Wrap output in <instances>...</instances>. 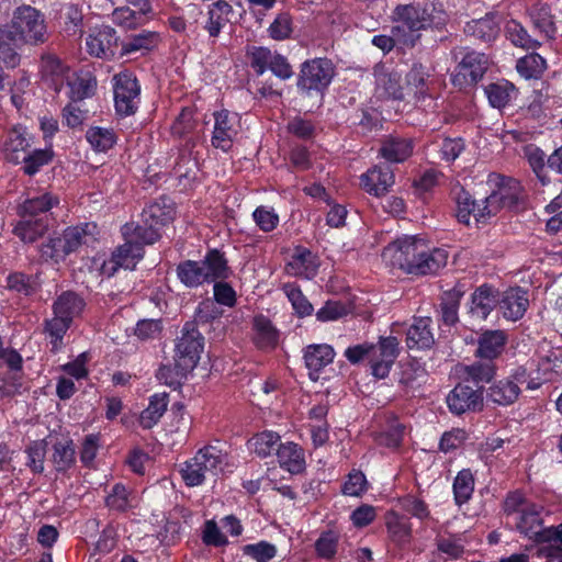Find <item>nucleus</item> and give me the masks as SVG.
I'll return each instance as SVG.
<instances>
[{
  "label": "nucleus",
  "mask_w": 562,
  "mask_h": 562,
  "mask_svg": "<svg viewBox=\"0 0 562 562\" xmlns=\"http://www.w3.org/2000/svg\"><path fill=\"white\" fill-rule=\"evenodd\" d=\"M382 257L394 268L416 276L437 273L447 265L448 251L431 248L418 236H404L389 244Z\"/></svg>",
  "instance_id": "1"
},
{
  "label": "nucleus",
  "mask_w": 562,
  "mask_h": 562,
  "mask_svg": "<svg viewBox=\"0 0 562 562\" xmlns=\"http://www.w3.org/2000/svg\"><path fill=\"white\" fill-rule=\"evenodd\" d=\"M226 463L227 453L216 446L209 445L182 464L180 474L187 486H199L207 475L216 476Z\"/></svg>",
  "instance_id": "2"
},
{
  "label": "nucleus",
  "mask_w": 562,
  "mask_h": 562,
  "mask_svg": "<svg viewBox=\"0 0 562 562\" xmlns=\"http://www.w3.org/2000/svg\"><path fill=\"white\" fill-rule=\"evenodd\" d=\"M8 30L21 44L37 45L46 42L47 26L44 15L31 5H22L14 10L10 24L1 26Z\"/></svg>",
  "instance_id": "3"
},
{
  "label": "nucleus",
  "mask_w": 562,
  "mask_h": 562,
  "mask_svg": "<svg viewBox=\"0 0 562 562\" xmlns=\"http://www.w3.org/2000/svg\"><path fill=\"white\" fill-rule=\"evenodd\" d=\"M487 182L494 188L491 194L483 200V210H487V214L494 216L503 207L515 209L524 202L525 191L517 179L491 173Z\"/></svg>",
  "instance_id": "4"
},
{
  "label": "nucleus",
  "mask_w": 562,
  "mask_h": 562,
  "mask_svg": "<svg viewBox=\"0 0 562 562\" xmlns=\"http://www.w3.org/2000/svg\"><path fill=\"white\" fill-rule=\"evenodd\" d=\"M453 55L461 58L454 68L451 81L459 90H468L476 86L488 68L485 54L467 48H456Z\"/></svg>",
  "instance_id": "5"
},
{
  "label": "nucleus",
  "mask_w": 562,
  "mask_h": 562,
  "mask_svg": "<svg viewBox=\"0 0 562 562\" xmlns=\"http://www.w3.org/2000/svg\"><path fill=\"white\" fill-rule=\"evenodd\" d=\"M336 75L334 63L328 58L305 60L300 67L296 87L305 94L311 91L323 93Z\"/></svg>",
  "instance_id": "6"
},
{
  "label": "nucleus",
  "mask_w": 562,
  "mask_h": 562,
  "mask_svg": "<svg viewBox=\"0 0 562 562\" xmlns=\"http://www.w3.org/2000/svg\"><path fill=\"white\" fill-rule=\"evenodd\" d=\"M114 108L120 116L136 113L140 102V85L130 70H123L113 76Z\"/></svg>",
  "instance_id": "7"
},
{
  "label": "nucleus",
  "mask_w": 562,
  "mask_h": 562,
  "mask_svg": "<svg viewBox=\"0 0 562 562\" xmlns=\"http://www.w3.org/2000/svg\"><path fill=\"white\" fill-rule=\"evenodd\" d=\"M203 347L204 338L198 330L196 323L187 322L176 342L175 361H179L183 370L192 371L200 361Z\"/></svg>",
  "instance_id": "8"
},
{
  "label": "nucleus",
  "mask_w": 562,
  "mask_h": 562,
  "mask_svg": "<svg viewBox=\"0 0 562 562\" xmlns=\"http://www.w3.org/2000/svg\"><path fill=\"white\" fill-rule=\"evenodd\" d=\"M374 92L379 99L404 100L405 88L402 71L392 63H379L373 67Z\"/></svg>",
  "instance_id": "9"
},
{
  "label": "nucleus",
  "mask_w": 562,
  "mask_h": 562,
  "mask_svg": "<svg viewBox=\"0 0 562 562\" xmlns=\"http://www.w3.org/2000/svg\"><path fill=\"white\" fill-rule=\"evenodd\" d=\"M212 147L228 153L240 132V117L226 109L213 113Z\"/></svg>",
  "instance_id": "10"
},
{
  "label": "nucleus",
  "mask_w": 562,
  "mask_h": 562,
  "mask_svg": "<svg viewBox=\"0 0 562 562\" xmlns=\"http://www.w3.org/2000/svg\"><path fill=\"white\" fill-rule=\"evenodd\" d=\"M369 364L371 373L376 379L389 375L400 355V341L394 336L380 337L378 344H371Z\"/></svg>",
  "instance_id": "11"
},
{
  "label": "nucleus",
  "mask_w": 562,
  "mask_h": 562,
  "mask_svg": "<svg viewBox=\"0 0 562 562\" xmlns=\"http://www.w3.org/2000/svg\"><path fill=\"white\" fill-rule=\"evenodd\" d=\"M393 18L397 25L392 27V33L398 37L400 43H413L414 33L424 30L420 3L398 4L393 11Z\"/></svg>",
  "instance_id": "12"
},
{
  "label": "nucleus",
  "mask_w": 562,
  "mask_h": 562,
  "mask_svg": "<svg viewBox=\"0 0 562 562\" xmlns=\"http://www.w3.org/2000/svg\"><path fill=\"white\" fill-rule=\"evenodd\" d=\"M527 382V370L522 367L515 369L512 374L502 379L488 389V398L498 405L507 406L515 403L521 392L520 385Z\"/></svg>",
  "instance_id": "13"
},
{
  "label": "nucleus",
  "mask_w": 562,
  "mask_h": 562,
  "mask_svg": "<svg viewBox=\"0 0 562 562\" xmlns=\"http://www.w3.org/2000/svg\"><path fill=\"white\" fill-rule=\"evenodd\" d=\"M116 46V32L111 26L93 29L86 40L87 52L98 58L110 59L114 57Z\"/></svg>",
  "instance_id": "14"
},
{
  "label": "nucleus",
  "mask_w": 562,
  "mask_h": 562,
  "mask_svg": "<svg viewBox=\"0 0 562 562\" xmlns=\"http://www.w3.org/2000/svg\"><path fill=\"white\" fill-rule=\"evenodd\" d=\"M451 413L461 415L465 412L480 411L483 406L482 392L471 386L458 384L447 396Z\"/></svg>",
  "instance_id": "15"
},
{
  "label": "nucleus",
  "mask_w": 562,
  "mask_h": 562,
  "mask_svg": "<svg viewBox=\"0 0 562 562\" xmlns=\"http://www.w3.org/2000/svg\"><path fill=\"white\" fill-rule=\"evenodd\" d=\"M319 268L317 255L305 247H296L285 265V272L292 277L313 279Z\"/></svg>",
  "instance_id": "16"
},
{
  "label": "nucleus",
  "mask_w": 562,
  "mask_h": 562,
  "mask_svg": "<svg viewBox=\"0 0 562 562\" xmlns=\"http://www.w3.org/2000/svg\"><path fill=\"white\" fill-rule=\"evenodd\" d=\"M361 187L370 194L382 196L394 184L395 178L389 165H378L369 169L360 178Z\"/></svg>",
  "instance_id": "17"
},
{
  "label": "nucleus",
  "mask_w": 562,
  "mask_h": 562,
  "mask_svg": "<svg viewBox=\"0 0 562 562\" xmlns=\"http://www.w3.org/2000/svg\"><path fill=\"white\" fill-rule=\"evenodd\" d=\"M336 352L330 345L312 344L304 348V362L308 370V375L313 381H317L319 372L334 361Z\"/></svg>",
  "instance_id": "18"
},
{
  "label": "nucleus",
  "mask_w": 562,
  "mask_h": 562,
  "mask_svg": "<svg viewBox=\"0 0 562 562\" xmlns=\"http://www.w3.org/2000/svg\"><path fill=\"white\" fill-rule=\"evenodd\" d=\"M143 257L144 249L142 247L133 244L131 240H125V243L117 247L112 254L110 261L103 265V271L111 276L119 268L133 270Z\"/></svg>",
  "instance_id": "19"
},
{
  "label": "nucleus",
  "mask_w": 562,
  "mask_h": 562,
  "mask_svg": "<svg viewBox=\"0 0 562 562\" xmlns=\"http://www.w3.org/2000/svg\"><path fill=\"white\" fill-rule=\"evenodd\" d=\"M529 305L528 292L519 286L510 288L498 296V306L506 319H520Z\"/></svg>",
  "instance_id": "20"
},
{
  "label": "nucleus",
  "mask_w": 562,
  "mask_h": 562,
  "mask_svg": "<svg viewBox=\"0 0 562 562\" xmlns=\"http://www.w3.org/2000/svg\"><path fill=\"white\" fill-rule=\"evenodd\" d=\"M429 78L427 67L420 63L413 64L405 77V98L412 97L416 103L425 101L429 97Z\"/></svg>",
  "instance_id": "21"
},
{
  "label": "nucleus",
  "mask_w": 562,
  "mask_h": 562,
  "mask_svg": "<svg viewBox=\"0 0 562 562\" xmlns=\"http://www.w3.org/2000/svg\"><path fill=\"white\" fill-rule=\"evenodd\" d=\"M143 222L159 231L173 222L176 217L175 203L166 196H161L143 210Z\"/></svg>",
  "instance_id": "22"
},
{
  "label": "nucleus",
  "mask_w": 562,
  "mask_h": 562,
  "mask_svg": "<svg viewBox=\"0 0 562 562\" xmlns=\"http://www.w3.org/2000/svg\"><path fill=\"white\" fill-rule=\"evenodd\" d=\"M463 32L469 37L490 43L495 41L499 34V22L495 14L487 13L481 19L467 22Z\"/></svg>",
  "instance_id": "23"
},
{
  "label": "nucleus",
  "mask_w": 562,
  "mask_h": 562,
  "mask_svg": "<svg viewBox=\"0 0 562 562\" xmlns=\"http://www.w3.org/2000/svg\"><path fill=\"white\" fill-rule=\"evenodd\" d=\"M498 305V291L483 284L471 295L470 314L477 319H485Z\"/></svg>",
  "instance_id": "24"
},
{
  "label": "nucleus",
  "mask_w": 562,
  "mask_h": 562,
  "mask_svg": "<svg viewBox=\"0 0 562 562\" xmlns=\"http://www.w3.org/2000/svg\"><path fill=\"white\" fill-rule=\"evenodd\" d=\"M506 342L507 335L505 331L499 329L485 330L477 339L475 355L481 359L493 361L503 353Z\"/></svg>",
  "instance_id": "25"
},
{
  "label": "nucleus",
  "mask_w": 562,
  "mask_h": 562,
  "mask_svg": "<svg viewBox=\"0 0 562 562\" xmlns=\"http://www.w3.org/2000/svg\"><path fill=\"white\" fill-rule=\"evenodd\" d=\"M59 203V199L49 193L45 192L40 195L25 199L18 209V214L21 218H36L44 217L48 222L47 212Z\"/></svg>",
  "instance_id": "26"
},
{
  "label": "nucleus",
  "mask_w": 562,
  "mask_h": 562,
  "mask_svg": "<svg viewBox=\"0 0 562 562\" xmlns=\"http://www.w3.org/2000/svg\"><path fill=\"white\" fill-rule=\"evenodd\" d=\"M276 456L279 465L291 474H300L306 468L304 450L295 442H281Z\"/></svg>",
  "instance_id": "27"
},
{
  "label": "nucleus",
  "mask_w": 562,
  "mask_h": 562,
  "mask_svg": "<svg viewBox=\"0 0 562 562\" xmlns=\"http://www.w3.org/2000/svg\"><path fill=\"white\" fill-rule=\"evenodd\" d=\"M543 507L537 504L526 506L516 518V528L525 537L536 541L546 529L542 527L541 512Z\"/></svg>",
  "instance_id": "28"
},
{
  "label": "nucleus",
  "mask_w": 562,
  "mask_h": 562,
  "mask_svg": "<svg viewBox=\"0 0 562 562\" xmlns=\"http://www.w3.org/2000/svg\"><path fill=\"white\" fill-rule=\"evenodd\" d=\"M528 15L532 23L533 29L544 40H553L557 34V26L554 16L551 13V8L547 3L537 2L529 10Z\"/></svg>",
  "instance_id": "29"
},
{
  "label": "nucleus",
  "mask_w": 562,
  "mask_h": 562,
  "mask_svg": "<svg viewBox=\"0 0 562 562\" xmlns=\"http://www.w3.org/2000/svg\"><path fill=\"white\" fill-rule=\"evenodd\" d=\"M429 317L415 318L406 331V345L409 349H429L434 342Z\"/></svg>",
  "instance_id": "30"
},
{
  "label": "nucleus",
  "mask_w": 562,
  "mask_h": 562,
  "mask_svg": "<svg viewBox=\"0 0 562 562\" xmlns=\"http://www.w3.org/2000/svg\"><path fill=\"white\" fill-rule=\"evenodd\" d=\"M32 142L25 131L13 128L8 133L4 142L5 158L13 164H21L25 155L30 151Z\"/></svg>",
  "instance_id": "31"
},
{
  "label": "nucleus",
  "mask_w": 562,
  "mask_h": 562,
  "mask_svg": "<svg viewBox=\"0 0 562 562\" xmlns=\"http://www.w3.org/2000/svg\"><path fill=\"white\" fill-rule=\"evenodd\" d=\"M484 93L492 108L503 109L517 97L518 90L514 83L506 79L491 82L484 87Z\"/></svg>",
  "instance_id": "32"
},
{
  "label": "nucleus",
  "mask_w": 562,
  "mask_h": 562,
  "mask_svg": "<svg viewBox=\"0 0 562 562\" xmlns=\"http://www.w3.org/2000/svg\"><path fill=\"white\" fill-rule=\"evenodd\" d=\"M121 231L125 240H131L143 249L145 245H153L161 237L158 228L146 225L144 222L143 224L126 223Z\"/></svg>",
  "instance_id": "33"
},
{
  "label": "nucleus",
  "mask_w": 562,
  "mask_h": 562,
  "mask_svg": "<svg viewBox=\"0 0 562 562\" xmlns=\"http://www.w3.org/2000/svg\"><path fill=\"white\" fill-rule=\"evenodd\" d=\"M252 341L259 349L274 348L278 342V330L265 315H256L252 321Z\"/></svg>",
  "instance_id": "34"
},
{
  "label": "nucleus",
  "mask_w": 562,
  "mask_h": 562,
  "mask_svg": "<svg viewBox=\"0 0 562 562\" xmlns=\"http://www.w3.org/2000/svg\"><path fill=\"white\" fill-rule=\"evenodd\" d=\"M233 13V7L225 0H218L210 5L204 30L210 37H217L221 30L229 22L228 15Z\"/></svg>",
  "instance_id": "35"
},
{
  "label": "nucleus",
  "mask_w": 562,
  "mask_h": 562,
  "mask_svg": "<svg viewBox=\"0 0 562 562\" xmlns=\"http://www.w3.org/2000/svg\"><path fill=\"white\" fill-rule=\"evenodd\" d=\"M250 452L263 459L276 454L281 445V437L272 430H265L254 435L247 442Z\"/></svg>",
  "instance_id": "36"
},
{
  "label": "nucleus",
  "mask_w": 562,
  "mask_h": 562,
  "mask_svg": "<svg viewBox=\"0 0 562 562\" xmlns=\"http://www.w3.org/2000/svg\"><path fill=\"white\" fill-rule=\"evenodd\" d=\"M535 542L541 544L540 557L549 559L562 557V524L546 528Z\"/></svg>",
  "instance_id": "37"
},
{
  "label": "nucleus",
  "mask_w": 562,
  "mask_h": 562,
  "mask_svg": "<svg viewBox=\"0 0 562 562\" xmlns=\"http://www.w3.org/2000/svg\"><path fill=\"white\" fill-rule=\"evenodd\" d=\"M86 306L85 300L72 291L63 292L53 304V314L61 315L72 322Z\"/></svg>",
  "instance_id": "38"
},
{
  "label": "nucleus",
  "mask_w": 562,
  "mask_h": 562,
  "mask_svg": "<svg viewBox=\"0 0 562 562\" xmlns=\"http://www.w3.org/2000/svg\"><path fill=\"white\" fill-rule=\"evenodd\" d=\"M169 403L168 393H156L149 397L148 406L139 415V425L144 429H150L158 424L167 411Z\"/></svg>",
  "instance_id": "39"
},
{
  "label": "nucleus",
  "mask_w": 562,
  "mask_h": 562,
  "mask_svg": "<svg viewBox=\"0 0 562 562\" xmlns=\"http://www.w3.org/2000/svg\"><path fill=\"white\" fill-rule=\"evenodd\" d=\"M385 519L389 536L394 543L404 546L411 541L412 524L407 517L395 512H389Z\"/></svg>",
  "instance_id": "40"
},
{
  "label": "nucleus",
  "mask_w": 562,
  "mask_h": 562,
  "mask_svg": "<svg viewBox=\"0 0 562 562\" xmlns=\"http://www.w3.org/2000/svg\"><path fill=\"white\" fill-rule=\"evenodd\" d=\"M200 262L204 267V273L206 274L207 283L215 282L218 279H227L229 277V268L227 260L224 255L217 250L212 249L207 251L203 260Z\"/></svg>",
  "instance_id": "41"
},
{
  "label": "nucleus",
  "mask_w": 562,
  "mask_h": 562,
  "mask_svg": "<svg viewBox=\"0 0 562 562\" xmlns=\"http://www.w3.org/2000/svg\"><path fill=\"white\" fill-rule=\"evenodd\" d=\"M413 153V143L411 139L401 137H390L383 142L380 154L391 162H402Z\"/></svg>",
  "instance_id": "42"
},
{
  "label": "nucleus",
  "mask_w": 562,
  "mask_h": 562,
  "mask_svg": "<svg viewBox=\"0 0 562 562\" xmlns=\"http://www.w3.org/2000/svg\"><path fill=\"white\" fill-rule=\"evenodd\" d=\"M505 35L509 42L522 49H537L542 43L533 38L526 27L517 20H509L505 25Z\"/></svg>",
  "instance_id": "43"
},
{
  "label": "nucleus",
  "mask_w": 562,
  "mask_h": 562,
  "mask_svg": "<svg viewBox=\"0 0 562 562\" xmlns=\"http://www.w3.org/2000/svg\"><path fill=\"white\" fill-rule=\"evenodd\" d=\"M52 462L57 472H67L75 465L76 448L71 439H63L54 443Z\"/></svg>",
  "instance_id": "44"
},
{
  "label": "nucleus",
  "mask_w": 562,
  "mask_h": 562,
  "mask_svg": "<svg viewBox=\"0 0 562 562\" xmlns=\"http://www.w3.org/2000/svg\"><path fill=\"white\" fill-rule=\"evenodd\" d=\"M204 267L200 261L186 260L177 266V277L188 288H198L207 283Z\"/></svg>",
  "instance_id": "45"
},
{
  "label": "nucleus",
  "mask_w": 562,
  "mask_h": 562,
  "mask_svg": "<svg viewBox=\"0 0 562 562\" xmlns=\"http://www.w3.org/2000/svg\"><path fill=\"white\" fill-rule=\"evenodd\" d=\"M420 15L424 30L427 27L440 29L448 21V13L440 0H425L420 3Z\"/></svg>",
  "instance_id": "46"
},
{
  "label": "nucleus",
  "mask_w": 562,
  "mask_h": 562,
  "mask_svg": "<svg viewBox=\"0 0 562 562\" xmlns=\"http://www.w3.org/2000/svg\"><path fill=\"white\" fill-rule=\"evenodd\" d=\"M547 60L538 53H529L516 61L517 72L525 79H540L547 70Z\"/></svg>",
  "instance_id": "47"
},
{
  "label": "nucleus",
  "mask_w": 562,
  "mask_h": 562,
  "mask_svg": "<svg viewBox=\"0 0 562 562\" xmlns=\"http://www.w3.org/2000/svg\"><path fill=\"white\" fill-rule=\"evenodd\" d=\"M48 229V222L44 217L21 218L14 227V234L24 243H34Z\"/></svg>",
  "instance_id": "48"
},
{
  "label": "nucleus",
  "mask_w": 562,
  "mask_h": 562,
  "mask_svg": "<svg viewBox=\"0 0 562 562\" xmlns=\"http://www.w3.org/2000/svg\"><path fill=\"white\" fill-rule=\"evenodd\" d=\"M95 229L97 226L92 223H85L67 227L63 232V236L69 252L71 254L77 251L81 245L87 244L90 239H92Z\"/></svg>",
  "instance_id": "49"
},
{
  "label": "nucleus",
  "mask_w": 562,
  "mask_h": 562,
  "mask_svg": "<svg viewBox=\"0 0 562 562\" xmlns=\"http://www.w3.org/2000/svg\"><path fill=\"white\" fill-rule=\"evenodd\" d=\"M281 290L291 302V305L299 317H306L313 314V305L296 283H284Z\"/></svg>",
  "instance_id": "50"
},
{
  "label": "nucleus",
  "mask_w": 562,
  "mask_h": 562,
  "mask_svg": "<svg viewBox=\"0 0 562 562\" xmlns=\"http://www.w3.org/2000/svg\"><path fill=\"white\" fill-rule=\"evenodd\" d=\"M97 87L95 79L90 74L76 76L68 80V97L72 102L91 97Z\"/></svg>",
  "instance_id": "51"
},
{
  "label": "nucleus",
  "mask_w": 562,
  "mask_h": 562,
  "mask_svg": "<svg viewBox=\"0 0 562 562\" xmlns=\"http://www.w3.org/2000/svg\"><path fill=\"white\" fill-rule=\"evenodd\" d=\"M159 41L160 36L157 32L142 31L123 42L122 54H131L138 50H150L159 43Z\"/></svg>",
  "instance_id": "52"
},
{
  "label": "nucleus",
  "mask_w": 562,
  "mask_h": 562,
  "mask_svg": "<svg viewBox=\"0 0 562 562\" xmlns=\"http://www.w3.org/2000/svg\"><path fill=\"white\" fill-rule=\"evenodd\" d=\"M86 139L95 151H106L116 143V135L112 128L92 126L86 132Z\"/></svg>",
  "instance_id": "53"
},
{
  "label": "nucleus",
  "mask_w": 562,
  "mask_h": 562,
  "mask_svg": "<svg viewBox=\"0 0 562 562\" xmlns=\"http://www.w3.org/2000/svg\"><path fill=\"white\" fill-rule=\"evenodd\" d=\"M36 276L24 272H12L7 277V288L24 296H30L38 290Z\"/></svg>",
  "instance_id": "54"
},
{
  "label": "nucleus",
  "mask_w": 562,
  "mask_h": 562,
  "mask_svg": "<svg viewBox=\"0 0 562 562\" xmlns=\"http://www.w3.org/2000/svg\"><path fill=\"white\" fill-rule=\"evenodd\" d=\"M474 492V477L469 469L461 470L453 481V495L456 504L461 506L469 502Z\"/></svg>",
  "instance_id": "55"
},
{
  "label": "nucleus",
  "mask_w": 562,
  "mask_h": 562,
  "mask_svg": "<svg viewBox=\"0 0 562 562\" xmlns=\"http://www.w3.org/2000/svg\"><path fill=\"white\" fill-rule=\"evenodd\" d=\"M436 546L440 553L457 560L464 553L465 540L461 533H448L437 537Z\"/></svg>",
  "instance_id": "56"
},
{
  "label": "nucleus",
  "mask_w": 562,
  "mask_h": 562,
  "mask_svg": "<svg viewBox=\"0 0 562 562\" xmlns=\"http://www.w3.org/2000/svg\"><path fill=\"white\" fill-rule=\"evenodd\" d=\"M524 153L530 168L536 173L541 183L546 184L549 182L547 173L548 156L544 154V151L535 145H528L525 147Z\"/></svg>",
  "instance_id": "57"
},
{
  "label": "nucleus",
  "mask_w": 562,
  "mask_h": 562,
  "mask_svg": "<svg viewBox=\"0 0 562 562\" xmlns=\"http://www.w3.org/2000/svg\"><path fill=\"white\" fill-rule=\"evenodd\" d=\"M22 45L15 42V38L11 35L8 30H3L0 26V60L10 68H14L20 63V56L16 53V48Z\"/></svg>",
  "instance_id": "58"
},
{
  "label": "nucleus",
  "mask_w": 562,
  "mask_h": 562,
  "mask_svg": "<svg viewBox=\"0 0 562 562\" xmlns=\"http://www.w3.org/2000/svg\"><path fill=\"white\" fill-rule=\"evenodd\" d=\"M72 322L65 318L61 315H55L45 321V333L48 335L50 339V344L53 345V349H58L63 344V338L67 330L69 329Z\"/></svg>",
  "instance_id": "59"
},
{
  "label": "nucleus",
  "mask_w": 562,
  "mask_h": 562,
  "mask_svg": "<svg viewBox=\"0 0 562 562\" xmlns=\"http://www.w3.org/2000/svg\"><path fill=\"white\" fill-rule=\"evenodd\" d=\"M132 499L131 492L123 484L116 483L105 497V505L111 510L124 513L132 507Z\"/></svg>",
  "instance_id": "60"
},
{
  "label": "nucleus",
  "mask_w": 562,
  "mask_h": 562,
  "mask_svg": "<svg viewBox=\"0 0 562 562\" xmlns=\"http://www.w3.org/2000/svg\"><path fill=\"white\" fill-rule=\"evenodd\" d=\"M52 159V149H30V151L25 155V159H22V169L25 175L34 176L43 166L48 165Z\"/></svg>",
  "instance_id": "61"
},
{
  "label": "nucleus",
  "mask_w": 562,
  "mask_h": 562,
  "mask_svg": "<svg viewBox=\"0 0 562 562\" xmlns=\"http://www.w3.org/2000/svg\"><path fill=\"white\" fill-rule=\"evenodd\" d=\"M190 371L191 370H183V368L180 367V362L175 361L173 366H160L157 370L156 378L160 383L176 389L181 385L182 380L187 378Z\"/></svg>",
  "instance_id": "62"
},
{
  "label": "nucleus",
  "mask_w": 562,
  "mask_h": 562,
  "mask_svg": "<svg viewBox=\"0 0 562 562\" xmlns=\"http://www.w3.org/2000/svg\"><path fill=\"white\" fill-rule=\"evenodd\" d=\"M339 544V535L333 530L324 531L315 541V551L317 557L331 560L337 553Z\"/></svg>",
  "instance_id": "63"
},
{
  "label": "nucleus",
  "mask_w": 562,
  "mask_h": 562,
  "mask_svg": "<svg viewBox=\"0 0 562 562\" xmlns=\"http://www.w3.org/2000/svg\"><path fill=\"white\" fill-rule=\"evenodd\" d=\"M40 251L43 258L55 261L64 260L70 255L63 233L58 236L50 237L45 244H42Z\"/></svg>",
  "instance_id": "64"
}]
</instances>
